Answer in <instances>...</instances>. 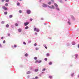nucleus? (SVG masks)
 I'll list each match as a JSON object with an SVG mask.
<instances>
[{
  "instance_id": "nucleus-1",
  "label": "nucleus",
  "mask_w": 79,
  "mask_h": 79,
  "mask_svg": "<svg viewBox=\"0 0 79 79\" xmlns=\"http://www.w3.org/2000/svg\"><path fill=\"white\" fill-rule=\"evenodd\" d=\"M34 31H36V32H39V29L37 28L36 27L34 28Z\"/></svg>"
},
{
  "instance_id": "nucleus-34",
  "label": "nucleus",
  "mask_w": 79,
  "mask_h": 79,
  "mask_svg": "<svg viewBox=\"0 0 79 79\" xmlns=\"http://www.w3.org/2000/svg\"><path fill=\"white\" fill-rule=\"evenodd\" d=\"M44 60H45V61H47V58H45L44 59Z\"/></svg>"
},
{
  "instance_id": "nucleus-40",
  "label": "nucleus",
  "mask_w": 79,
  "mask_h": 79,
  "mask_svg": "<svg viewBox=\"0 0 79 79\" xmlns=\"http://www.w3.org/2000/svg\"><path fill=\"white\" fill-rule=\"evenodd\" d=\"M35 79H38V77H35Z\"/></svg>"
},
{
  "instance_id": "nucleus-23",
  "label": "nucleus",
  "mask_w": 79,
  "mask_h": 79,
  "mask_svg": "<svg viewBox=\"0 0 79 79\" xmlns=\"http://www.w3.org/2000/svg\"><path fill=\"white\" fill-rule=\"evenodd\" d=\"M13 17V16L12 15H10L9 16V17L10 18H12Z\"/></svg>"
},
{
  "instance_id": "nucleus-6",
  "label": "nucleus",
  "mask_w": 79,
  "mask_h": 79,
  "mask_svg": "<svg viewBox=\"0 0 79 79\" xmlns=\"http://www.w3.org/2000/svg\"><path fill=\"white\" fill-rule=\"evenodd\" d=\"M31 73V72L30 71H28L27 73V74H29Z\"/></svg>"
},
{
  "instance_id": "nucleus-16",
  "label": "nucleus",
  "mask_w": 79,
  "mask_h": 79,
  "mask_svg": "<svg viewBox=\"0 0 79 79\" xmlns=\"http://www.w3.org/2000/svg\"><path fill=\"white\" fill-rule=\"evenodd\" d=\"M44 47L45 48H46V49H47V47L45 46V45H44Z\"/></svg>"
},
{
  "instance_id": "nucleus-12",
  "label": "nucleus",
  "mask_w": 79,
  "mask_h": 79,
  "mask_svg": "<svg viewBox=\"0 0 79 79\" xmlns=\"http://www.w3.org/2000/svg\"><path fill=\"white\" fill-rule=\"evenodd\" d=\"M39 71V70L38 69H35V72H37Z\"/></svg>"
},
{
  "instance_id": "nucleus-30",
  "label": "nucleus",
  "mask_w": 79,
  "mask_h": 79,
  "mask_svg": "<svg viewBox=\"0 0 79 79\" xmlns=\"http://www.w3.org/2000/svg\"><path fill=\"white\" fill-rule=\"evenodd\" d=\"M23 44L24 45H26V42H23Z\"/></svg>"
},
{
  "instance_id": "nucleus-3",
  "label": "nucleus",
  "mask_w": 79,
  "mask_h": 79,
  "mask_svg": "<svg viewBox=\"0 0 79 79\" xmlns=\"http://www.w3.org/2000/svg\"><path fill=\"white\" fill-rule=\"evenodd\" d=\"M24 26H27L28 24H29V23H24Z\"/></svg>"
},
{
  "instance_id": "nucleus-28",
  "label": "nucleus",
  "mask_w": 79,
  "mask_h": 79,
  "mask_svg": "<svg viewBox=\"0 0 79 79\" xmlns=\"http://www.w3.org/2000/svg\"><path fill=\"white\" fill-rule=\"evenodd\" d=\"M38 60H36L35 62V63H38Z\"/></svg>"
},
{
  "instance_id": "nucleus-26",
  "label": "nucleus",
  "mask_w": 79,
  "mask_h": 79,
  "mask_svg": "<svg viewBox=\"0 0 79 79\" xmlns=\"http://www.w3.org/2000/svg\"><path fill=\"white\" fill-rule=\"evenodd\" d=\"M46 69H43L42 70V71H45Z\"/></svg>"
},
{
  "instance_id": "nucleus-20",
  "label": "nucleus",
  "mask_w": 79,
  "mask_h": 79,
  "mask_svg": "<svg viewBox=\"0 0 79 79\" xmlns=\"http://www.w3.org/2000/svg\"><path fill=\"white\" fill-rule=\"evenodd\" d=\"M15 25L16 26H18V24L17 23H16L15 24Z\"/></svg>"
},
{
  "instance_id": "nucleus-42",
  "label": "nucleus",
  "mask_w": 79,
  "mask_h": 79,
  "mask_svg": "<svg viewBox=\"0 0 79 79\" xmlns=\"http://www.w3.org/2000/svg\"><path fill=\"white\" fill-rule=\"evenodd\" d=\"M16 47H17L16 45H14V47L15 48H16Z\"/></svg>"
},
{
  "instance_id": "nucleus-13",
  "label": "nucleus",
  "mask_w": 79,
  "mask_h": 79,
  "mask_svg": "<svg viewBox=\"0 0 79 79\" xmlns=\"http://www.w3.org/2000/svg\"><path fill=\"white\" fill-rule=\"evenodd\" d=\"M25 56H28V54L27 53H26L25 54Z\"/></svg>"
},
{
  "instance_id": "nucleus-25",
  "label": "nucleus",
  "mask_w": 79,
  "mask_h": 79,
  "mask_svg": "<svg viewBox=\"0 0 79 79\" xmlns=\"http://www.w3.org/2000/svg\"><path fill=\"white\" fill-rule=\"evenodd\" d=\"M5 6H8V3H6L5 4Z\"/></svg>"
},
{
  "instance_id": "nucleus-7",
  "label": "nucleus",
  "mask_w": 79,
  "mask_h": 79,
  "mask_svg": "<svg viewBox=\"0 0 79 79\" xmlns=\"http://www.w3.org/2000/svg\"><path fill=\"white\" fill-rule=\"evenodd\" d=\"M51 9H55V7L53 6H52V7H51Z\"/></svg>"
},
{
  "instance_id": "nucleus-31",
  "label": "nucleus",
  "mask_w": 79,
  "mask_h": 79,
  "mask_svg": "<svg viewBox=\"0 0 79 79\" xmlns=\"http://www.w3.org/2000/svg\"><path fill=\"white\" fill-rule=\"evenodd\" d=\"M41 62H42L41 60H40L39 61H38L39 63H41Z\"/></svg>"
},
{
  "instance_id": "nucleus-33",
  "label": "nucleus",
  "mask_w": 79,
  "mask_h": 79,
  "mask_svg": "<svg viewBox=\"0 0 79 79\" xmlns=\"http://www.w3.org/2000/svg\"><path fill=\"white\" fill-rule=\"evenodd\" d=\"M9 2V0H6V2Z\"/></svg>"
},
{
  "instance_id": "nucleus-5",
  "label": "nucleus",
  "mask_w": 79,
  "mask_h": 79,
  "mask_svg": "<svg viewBox=\"0 0 79 79\" xmlns=\"http://www.w3.org/2000/svg\"><path fill=\"white\" fill-rule=\"evenodd\" d=\"M27 13L28 14H30L31 13V11L29 10H27Z\"/></svg>"
},
{
  "instance_id": "nucleus-50",
  "label": "nucleus",
  "mask_w": 79,
  "mask_h": 79,
  "mask_svg": "<svg viewBox=\"0 0 79 79\" xmlns=\"http://www.w3.org/2000/svg\"><path fill=\"white\" fill-rule=\"evenodd\" d=\"M22 0H19V1H21Z\"/></svg>"
},
{
  "instance_id": "nucleus-35",
  "label": "nucleus",
  "mask_w": 79,
  "mask_h": 79,
  "mask_svg": "<svg viewBox=\"0 0 79 79\" xmlns=\"http://www.w3.org/2000/svg\"><path fill=\"white\" fill-rule=\"evenodd\" d=\"M19 13H22V11L21 10H19Z\"/></svg>"
},
{
  "instance_id": "nucleus-24",
  "label": "nucleus",
  "mask_w": 79,
  "mask_h": 79,
  "mask_svg": "<svg viewBox=\"0 0 79 79\" xmlns=\"http://www.w3.org/2000/svg\"><path fill=\"white\" fill-rule=\"evenodd\" d=\"M20 4L19 3V2H17V5H18V6H19V4Z\"/></svg>"
},
{
  "instance_id": "nucleus-32",
  "label": "nucleus",
  "mask_w": 79,
  "mask_h": 79,
  "mask_svg": "<svg viewBox=\"0 0 79 79\" xmlns=\"http://www.w3.org/2000/svg\"><path fill=\"white\" fill-rule=\"evenodd\" d=\"M35 50H39V48H35Z\"/></svg>"
},
{
  "instance_id": "nucleus-22",
  "label": "nucleus",
  "mask_w": 79,
  "mask_h": 79,
  "mask_svg": "<svg viewBox=\"0 0 79 79\" xmlns=\"http://www.w3.org/2000/svg\"><path fill=\"white\" fill-rule=\"evenodd\" d=\"M34 60H37V58L36 57H34Z\"/></svg>"
},
{
  "instance_id": "nucleus-27",
  "label": "nucleus",
  "mask_w": 79,
  "mask_h": 79,
  "mask_svg": "<svg viewBox=\"0 0 79 79\" xmlns=\"http://www.w3.org/2000/svg\"><path fill=\"white\" fill-rule=\"evenodd\" d=\"M6 42V41H5V40H4L3 42V44H5Z\"/></svg>"
},
{
  "instance_id": "nucleus-49",
  "label": "nucleus",
  "mask_w": 79,
  "mask_h": 79,
  "mask_svg": "<svg viewBox=\"0 0 79 79\" xmlns=\"http://www.w3.org/2000/svg\"><path fill=\"white\" fill-rule=\"evenodd\" d=\"M0 47H1V44H0Z\"/></svg>"
},
{
  "instance_id": "nucleus-18",
  "label": "nucleus",
  "mask_w": 79,
  "mask_h": 79,
  "mask_svg": "<svg viewBox=\"0 0 79 79\" xmlns=\"http://www.w3.org/2000/svg\"><path fill=\"white\" fill-rule=\"evenodd\" d=\"M28 28H29V27L28 26H27L25 27V29H28Z\"/></svg>"
},
{
  "instance_id": "nucleus-39",
  "label": "nucleus",
  "mask_w": 79,
  "mask_h": 79,
  "mask_svg": "<svg viewBox=\"0 0 79 79\" xmlns=\"http://www.w3.org/2000/svg\"><path fill=\"white\" fill-rule=\"evenodd\" d=\"M34 46H37V44L36 43H35L34 44Z\"/></svg>"
},
{
  "instance_id": "nucleus-37",
  "label": "nucleus",
  "mask_w": 79,
  "mask_h": 79,
  "mask_svg": "<svg viewBox=\"0 0 79 79\" xmlns=\"http://www.w3.org/2000/svg\"><path fill=\"white\" fill-rule=\"evenodd\" d=\"M68 23L69 24H71V23L70 22H68Z\"/></svg>"
},
{
  "instance_id": "nucleus-36",
  "label": "nucleus",
  "mask_w": 79,
  "mask_h": 79,
  "mask_svg": "<svg viewBox=\"0 0 79 79\" xmlns=\"http://www.w3.org/2000/svg\"><path fill=\"white\" fill-rule=\"evenodd\" d=\"M32 20H33V19H30V21H32Z\"/></svg>"
},
{
  "instance_id": "nucleus-48",
  "label": "nucleus",
  "mask_w": 79,
  "mask_h": 79,
  "mask_svg": "<svg viewBox=\"0 0 79 79\" xmlns=\"http://www.w3.org/2000/svg\"><path fill=\"white\" fill-rule=\"evenodd\" d=\"M78 48H79V44L78 45Z\"/></svg>"
},
{
  "instance_id": "nucleus-10",
  "label": "nucleus",
  "mask_w": 79,
  "mask_h": 79,
  "mask_svg": "<svg viewBox=\"0 0 79 79\" xmlns=\"http://www.w3.org/2000/svg\"><path fill=\"white\" fill-rule=\"evenodd\" d=\"M18 31L19 32H21V29H18Z\"/></svg>"
},
{
  "instance_id": "nucleus-2",
  "label": "nucleus",
  "mask_w": 79,
  "mask_h": 79,
  "mask_svg": "<svg viewBox=\"0 0 79 79\" xmlns=\"http://www.w3.org/2000/svg\"><path fill=\"white\" fill-rule=\"evenodd\" d=\"M43 7H47V6L46 4L43 3Z\"/></svg>"
},
{
  "instance_id": "nucleus-51",
  "label": "nucleus",
  "mask_w": 79,
  "mask_h": 79,
  "mask_svg": "<svg viewBox=\"0 0 79 79\" xmlns=\"http://www.w3.org/2000/svg\"><path fill=\"white\" fill-rule=\"evenodd\" d=\"M65 1H66V0H65Z\"/></svg>"
},
{
  "instance_id": "nucleus-9",
  "label": "nucleus",
  "mask_w": 79,
  "mask_h": 79,
  "mask_svg": "<svg viewBox=\"0 0 79 79\" xmlns=\"http://www.w3.org/2000/svg\"><path fill=\"white\" fill-rule=\"evenodd\" d=\"M72 44L73 45H76V43L74 42H73Z\"/></svg>"
},
{
  "instance_id": "nucleus-19",
  "label": "nucleus",
  "mask_w": 79,
  "mask_h": 79,
  "mask_svg": "<svg viewBox=\"0 0 79 79\" xmlns=\"http://www.w3.org/2000/svg\"><path fill=\"white\" fill-rule=\"evenodd\" d=\"M5 15H7L8 14V12H4Z\"/></svg>"
},
{
  "instance_id": "nucleus-29",
  "label": "nucleus",
  "mask_w": 79,
  "mask_h": 79,
  "mask_svg": "<svg viewBox=\"0 0 79 79\" xmlns=\"http://www.w3.org/2000/svg\"><path fill=\"white\" fill-rule=\"evenodd\" d=\"M49 77L50 78V79H52V76H49Z\"/></svg>"
},
{
  "instance_id": "nucleus-46",
  "label": "nucleus",
  "mask_w": 79,
  "mask_h": 79,
  "mask_svg": "<svg viewBox=\"0 0 79 79\" xmlns=\"http://www.w3.org/2000/svg\"><path fill=\"white\" fill-rule=\"evenodd\" d=\"M2 24H3V23H4V22H2Z\"/></svg>"
},
{
  "instance_id": "nucleus-14",
  "label": "nucleus",
  "mask_w": 79,
  "mask_h": 79,
  "mask_svg": "<svg viewBox=\"0 0 79 79\" xmlns=\"http://www.w3.org/2000/svg\"><path fill=\"white\" fill-rule=\"evenodd\" d=\"M49 55H50V54H49L48 53L46 54L47 56H49Z\"/></svg>"
},
{
  "instance_id": "nucleus-11",
  "label": "nucleus",
  "mask_w": 79,
  "mask_h": 79,
  "mask_svg": "<svg viewBox=\"0 0 79 79\" xmlns=\"http://www.w3.org/2000/svg\"><path fill=\"white\" fill-rule=\"evenodd\" d=\"M54 5H55V6H56V8L58 7V5H57V4H56V3H54Z\"/></svg>"
},
{
  "instance_id": "nucleus-44",
  "label": "nucleus",
  "mask_w": 79,
  "mask_h": 79,
  "mask_svg": "<svg viewBox=\"0 0 79 79\" xmlns=\"http://www.w3.org/2000/svg\"><path fill=\"white\" fill-rule=\"evenodd\" d=\"M3 39V37H2L1 39Z\"/></svg>"
},
{
  "instance_id": "nucleus-52",
  "label": "nucleus",
  "mask_w": 79,
  "mask_h": 79,
  "mask_svg": "<svg viewBox=\"0 0 79 79\" xmlns=\"http://www.w3.org/2000/svg\"><path fill=\"white\" fill-rule=\"evenodd\" d=\"M11 26V27H12L13 26Z\"/></svg>"
},
{
  "instance_id": "nucleus-41",
  "label": "nucleus",
  "mask_w": 79,
  "mask_h": 79,
  "mask_svg": "<svg viewBox=\"0 0 79 79\" xmlns=\"http://www.w3.org/2000/svg\"><path fill=\"white\" fill-rule=\"evenodd\" d=\"M48 8H50L51 9L52 7H50V6H48Z\"/></svg>"
},
{
  "instance_id": "nucleus-4",
  "label": "nucleus",
  "mask_w": 79,
  "mask_h": 79,
  "mask_svg": "<svg viewBox=\"0 0 79 79\" xmlns=\"http://www.w3.org/2000/svg\"><path fill=\"white\" fill-rule=\"evenodd\" d=\"M2 8H3V9H4V10H7V8L6 7H5V6H3L2 7Z\"/></svg>"
},
{
  "instance_id": "nucleus-21",
  "label": "nucleus",
  "mask_w": 79,
  "mask_h": 79,
  "mask_svg": "<svg viewBox=\"0 0 79 79\" xmlns=\"http://www.w3.org/2000/svg\"><path fill=\"white\" fill-rule=\"evenodd\" d=\"M6 27H9V25L8 24H7L6 25Z\"/></svg>"
},
{
  "instance_id": "nucleus-17",
  "label": "nucleus",
  "mask_w": 79,
  "mask_h": 79,
  "mask_svg": "<svg viewBox=\"0 0 79 79\" xmlns=\"http://www.w3.org/2000/svg\"><path fill=\"white\" fill-rule=\"evenodd\" d=\"M56 9L57 10H58V11H59L60 10V9L58 7H56Z\"/></svg>"
},
{
  "instance_id": "nucleus-38",
  "label": "nucleus",
  "mask_w": 79,
  "mask_h": 79,
  "mask_svg": "<svg viewBox=\"0 0 79 79\" xmlns=\"http://www.w3.org/2000/svg\"><path fill=\"white\" fill-rule=\"evenodd\" d=\"M48 4L49 5H50V4H51V2H49L48 3Z\"/></svg>"
},
{
  "instance_id": "nucleus-47",
  "label": "nucleus",
  "mask_w": 79,
  "mask_h": 79,
  "mask_svg": "<svg viewBox=\"0 0 79 79\" xmlns=\"http://www.w3.org/2000/svg\"><path fill=\"white\" fill-rule=\"evenodd\" d=\"M35 34L36 35H37V33H35Z\"/></svg>"
},
{
  "instance_id": "nucleus-15",
  "label": "nucleus",
  "mask_w": 79,
  "mask_h": 79,
  "mask_svg": "<svg viewBox=\"0 0 79 79\" xmlns=\"http://www.w3.org/2000/svg\"><path fill=\"white\" fill-rule=\"evenodd\" d=\"M49 64L50 65H51V64H52V62H49Z\"/></svg>"
},
{
  "instance_id": "nucleus-43",
  "label": "nucleus",
  "mask_w": 79,
  "mask_h": 79,
  "mask_svg": "<svg viewBox=\"0 0 79 79\" xmlns=\"http://www.w3.org/2000/svg\"><path fill=\"white\" fill-rule=\"evenodd\" d=\"M8 36H10V34H8Z\"/></svg>"
},
{
  "instance_id": "nucleus-45",
  "label": "nucleus",
  "mask_w": 79,
  "mask_h": 79,
  "mask_svg": "<svg viewBox=\"0 0 79 79\" xmlns=\"http://www.w3.org/2000/svg\"><path fill=\"white\" fill-rule=\"evenodd\" d=\"M4 1H5V0H2V2H4Z\"/></svg>"
},
{
  "instance_id": "nucleus-8",
  "label": "nucleus",
  "mask_w": 79,
  "mask_h": 79,
  "mask_svg": "<svg viewBox=\"0 0 79 79\" xmlns=\"http://www.w3.org/2000/svg\"><path fill=\"white\" fill-rule=\"evenodd\" d=\"M77 54H75V58H77Z\"/></svg>"
}]
</instances>
